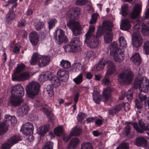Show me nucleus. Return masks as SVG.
<instances>
[{"mask_svg": "<svg viewBox=\"0 0 149 149\" xmlns=\"http://www.w3.org/2000/svg\"><path fill=\"white\" fill-rule=\"evenodd\" d=\"M118 40L119 48L118 47L117 43L115 42L109 45L108 48L110 50V55L113 57L114 60L117 62H120L123 60V53L127 44L123 36L120 37Z\"/></svg>", "mask_w": 149, "mask_h": 149, "instance_id": "1", "label": "nucleus"}, {"mask_svg": "<svg viewBox=\"0 0 149 149\" xmlns=\"http://www.w3.org/2000/svg\"><path fill=\"white\" fill-rule=\"evenodd\" d=\"M11 94L12 95L10 97L8 103V105L17 106L23 101V100L20 98L24 95V90L21 84H17L13 86Z\"/></svg>", "mask_w": 149, "mask_h": 149, "instance_id": "2", "label": "nucleus"}, {"mask_svg": "<svg viewBox=\"0 0 149 149\" xmlns=\"http://www.w3.org/2000/svg\"><path fill=\"white\" fill-rule=\"evenodd\" d=\"M106 64H108V65L107 66V70L106 76H109L114 73L116 71V69L114 63L111 61H108L105 58H103L100 60L98 65L96 67V70H102L103 69Z\"/></svg>", "mask_w": 149, "mask_h": 149, "instance_id": "3", "label": "nucleus"}, {"mask_svg": "<svg viewBox=\"0 0 149 149\" xmlns=\"http://www.w3.org/2000/svg\"><path fill=\"white\" fill-rule=\"evenodd\" d=\"M133 87L135 88H139L140 91L147 93L149 91V80L145 77H137L133 83Z\"/></svg>", "mask_w": 149, "mask_h": 149, "instance_id": "4", "label": "nucleus"}, {"mask_svg": "<svg viewBox=\"0 0 149 149\" xmlns=\"http://www.w3.org/2000/svg\"><path fill=\"white\" fill-rule=\"evenodd\" d=\"M81 45L82 43L79 39L78 38H75L64 45L63 47L65 52L75 53L80 51Z\"/></svg>", "mask_w": 149, "mask_h": 149, "instance_id": "5", "label": "nucleus"}, {"mask_svg": "<svg viewBox=\"0 0 149 149\" xmlns=\"http://www.w3.org/2000/svg\"><path fill=\"white\" fill-rule=\"evenodd\" d=\"M134 74L130 69L125 70L120 73L118 76L119 82L121 84H129L132 82Z\"/></svg>", "mask_w": 149, "mask_h": 149, "instance_id": "6", "label": "nucleus"}, {"mask_svg": "<svg viewBox=\"0 0 149 149\" xmlns=\"http://www.w3.org/2000/svg\"><path fill=\"white\" fill-rule=\"evenodd\" d=\"M4 120L0 124V135L5 133L10 125H14L17 122V120L14 116L6 115L5 116Z\"/></svg>", "mask_w": 149, "mask_h": 149, "instance_id": "7", "label": "nucleus"}, {"mask_svg": "<svg viewBox=\"0 0 149 149\" xmlns=\"http://www.w3.org/2000/svg\"><path fill=\"white\" fill-rule=\"evenodd\" d=\"M112 90L110 87H107L104 88L102 93V98L100 93L98 91H93V100L97 104H99L102 99L103 102L107 101L111 96V92Z\"/></svg>", "mask_w": 149, "mask_h": 149, "instance_id": "8", "label": "nucleus"}, {"mask_svg": "<svg viewBox=\"0 0 149 149\" xmlns=\"http://www.w3.org/2000/svg\"><path fill=\"white\" fill-rule=\"evenodd\" d=\"M40 87L39 84L37 82L33 81L29 83L25 88L28 96L32 99L34 98L39 94Z\"/></svg>", "mask_w": 149, "mask_h": 149, "instance_id": "9", "label": "nucleus"}, {"mask_svg": "<svg viewBox=\"0 0 149 149\" xmlns=\"http://www.w3.org/2000/svg\"><path fill=\"white\" fill-rule=\"evenodd\" d=\"M103 29H105L104 35V41L108 44L111 42L113 39V34L111 31V28L113 26V23L109 21H106L103 22L102 24Z\"/></svg>", "mask_w": 149, "mask_h": 149, "instance_id": "10", "label": "nucleus"}, {"mask_svg": "<svg viewBox=\"0 0 149 149\" xmlns=\"http://www.w3.org/2000/svg\"><path fill=\"white\" fill-rule=\"evenodd\" d=\"M67 25L73 31L74 34L77 36L82 33V29L79 23L77 21H69Z\"/></svg>", "mask_w": 149, "mask_h": 149, "instance_id": "11", "label": "nucleus"}, {"mask_svg": "<svg viewBox=\"0 0 149 149\" xmlns=\"http://www.w3.org/2000/svg\"><path fill=\"white\" fill-rule=\"evenodd\" d=\"M84 42L87 46L90 48H96L99 45V40L95 36H86Z\"/></svg>", "mask_w": 149, "mask_h": 149, "instance_id": "12", "label": "nucleus"}, {"mask_svg": "<svg viewBox=\"0 0 149 149\" xmlns=\"http://www.w3.org/2000/svg\"><path fill=\"white\" fill-rule=\"evenodd\" d=\"M58 32L59 33L57 39L58 43L61 45L63 42H66L68 41V38L65 35L64 31L61 29H58L55 31L54 33V38L57 39Z\"/></svg>", "mask_w": 149, "mask_h": 149, "instance_id": "13", "label": "nucleus"}, {"mask_svg": "<svg viewBox=\"0 0 149 149\" xmlns=\"http://www.w3.org/2000/svg\"><path fill=\"white\" fill-rule=\"evenodd\" d=\"M80 14V9L77 8H73L70 9L66 14V17L70 20L78 19Z\"/></svg>", "mask_w": 149, "mask_h": 149, "instance_id": "14", "label": "nucleus"}, {"mask_svg": "<svg viewBox=\"0 0 149 149\" xmlns=\"http://www.w3.org/2000/svg\"><path fill=\"white\" fill-rule=\"evenodd\" d=\"M132 125L135 130L138 132L142 133L144 131L149 129V125L146 124L141 120L139 121V125L137 123H133Z\"/></svg>", "mask_w": 149, "mask_h": 149, "instance_id": "15", "label": "nucleus"}, {"mask_svg": "<svg viewBox=\"0 0 149 149\" xmlns=\"http://www.w3.org/2000/svg\"><path fill=\"white\" fill-rule=\"evenodd\" d=\"M142 39L138 31L135 32L132 36V44L134 47H140L142 43Z\"/></svg>", "mask_w": 149, "mask_h": 149, "instance_id": "16", "label": "nucleus"}, {"mask_svg": "<svg viewBox=\"0 0 149 149\" xmlns=\"http://www.w3.org/2000/svg\"><path fill=\"white\" fill-rule=\"evenodd\" d=\"M34 127L33 124L29 123H27L22 126L20 131L24 135H27L33 133Z\"/></svg>", "mask_w": 149, "mask_h": 149, "instance_id": "17", "label": "nucleus"}, {"mask_svg": "<svg viewBox=\"0 0 149 149\" xmlns=\"http://www.w3.org/2000/svg\"><path fill=\"white\" fill-rule=\"evenodd\" d=\"M20 138L18 135L13 136L10 137L8 140L7 143L3 144L2 149H9L10 147L16 143L20 140Z\"/></svg>", "mask_w": 149, "mask_h": 149, "instance_id": "18", "label": "nucleus"}, {"mask_svg": "<svg viewBox=\"0 0 149 149\" xmlns=\"http://www.w3.org/2000/svg\"><path fill=\"white\" fill-rule=\"evenodd\" d=\"M58 78L62 82L66 81L69 77V75L68 71L63 69L58 70L57 72Z\"/></svg>", "mask_w": 149, "mask_h": 149, "instance_id": "19", "label": "nucleus"}, {"mask_svg": "<svg viewBox=\"0 0 149 149\" xmlns=\"http://www.w3.org/2000/svg\"><path fill=\"white\" fill-rule=\"evenodd\" d=\"M30 107L27 104H23L22 106L19 108L17 111V114L19 117H22L26 115L28 113Z\"/></svg>", "mask_w": 149, "mask_h": 149, "instance_id": "20", "label": "nucleus"}, {"mask_svg": "<svg viewBox=\"0 0 149 149\" xmlns=\"http://www.w3.org/2000/svg\"><path fill=\"white\" fill-rule=\"evenodd\" d=\"M30 76V74L28 72L22 73L16 76L13 77L12 75V78L13 81H24L28 79Z\"/></svg>", "mask_w": 149, "mask_h": 149, "instance_id": "21", "label": "nucleus"}, {"mask_svg": "<svg viewBox=\"0 0 149 149\" xmlns=\"http://www.w3.org/2000/svg\"><path fill=\"white\" fill-rule=\"evenodd\" d=\"M141 10V6L139 4H136L134 7L133 10L130 14V16L132 19L139 17L140 12Z\"/></svg>", "mask_w": 149, "mask_h": 149, "instance_id": "22", "label": "nucleus"}, {"mask_svg": "<svg viewBox=\"0 0 149 149\" xmlns=\"http://www.w3.org/2000/svg\"><path fill=\"white\" fill-rule=\"evenodd\" d=\"M131 26L130 22L128 19L122 20L120 25V29L123 30L127 31L130 29Z\"/></svg>", "mask_w": 149, "mask_h": 149, "instance_id": "23", "label": "nucleus"}, {"mask_svg": "<svg viewBox=\"0 0 149 149\" xmlns=\"http://www.w3.org/2000/svg\"><path fill=\"white\" fill-rule=\"evenodd\" d=\"M29 36V40L31 43L33 45H36L39 41L37 33L33 31L30 33Z\"/></svg>", "mask_w": 149, "mask_h": 149, "instance_id": "24", "label": "nucleus"}, {"mask_svg": "<svg viewBox=\"0 0 149 149\" xmlns=\"http://www.w3.org/2000/svg\"><path fill=\"white\" fill-rule=\"evenodd\" d=\"M53 76V73L50 71H47L39 76V80L41 81H46L49 80Z\"/></svg>", "mask_w": 149, "mask_h": 149, "instance_id": "25", "label": "nucleus"}, {"mask_svg": "<svg viewBox=\"0 0 149 149\" xmlns=\"http://www.w3.org/2000/svg\"><path fill=\"white\" fill-rule=\"evenodd\" d=\"M134 141L135 144L138 146L147 147V140L143 137L140 136L137 137Z\"/></svg>", "mask_w": 149, "mask_h": 149, "instance_id": "26", "label": "nucleus"}, {"mask_svg": "<svg viewBox=\"0 0 149 149\" xmlns=\"http://www.w3.org/2000/svg\"><path fill=\"white\" fill-rule=\"evenodd\" d=\"M40 57L39 65L40 67H42L47 65L50 61V56H42L40 55Z\"/></svg>", "mask_w": 149, "mask_h": 149, "instance_id": "27", "label": "nucleus"}, {"mask_svg": "<svg viewBox=\"0 0 149 149\" xmlns=\"http://www.w3.org/2000/svg\"><path fill=\"white\" fill-rule=\"evenodd\" d=\"M49 127L50 125L49 124L40 126L38 130L39 134L42 136H44L46 133L49 131Z\"/></svg>", "mask_w": 149, "mask_h": 149, "instance_id": "28", "label": "nucleus"}, {"mask_svg": "<svg viewBox=\"0 0 149 149\" xmlns=\"http://www.w3.org/2000/svg\"><path fill=\"white\" fill-rule=\"evenodd\" d=\"M80 142L79 140L77 138L72 139L68 146L69 149H76L77 145Z\"/></svg>", "mask_w": 149, "mask_h": 149, "instance_id": "29", "label": "nucleus"}, {"mask_svg": "<svg viewBox=\"0 0 149 149\" xmlns=\"http://www.w3.org/2000/svg\"><path fill=\"white\" fill-rule=\"evenodd\" d=\"M25 65L23 63H19L17 64L16 68L13 70V77L17 74L19 73L24 71V70Z\"/></svg>", "mask_w": 149, "mask_h": 149, "instance_id": "30", "label": "nucleus"}, {"mask_svg": "<svg viewBox=\"0 0 149 149\" xmlns=\"http://www.w3.org/2000/svg\"><path fill=\"white\" fill-rule=\"evenodd\" d=\"M82 131V127L81 126H77L73 128L70 132L72 136H78L80 135Z\"/></svg>", "mask_w": 149, "mask_h": 149, "instance_id": "31", "label": "nucleus"}, {"mask_svg": "<svg viewBox=\"0 0 149 149\" xmlns=\"http://www.w3.org/2000/svg\"><path fill=\"white\" fill-rule=\"evenodd\" d=\"M40 56V55L37 53L33 54L31 59L30 61L31 64L35 65L38 63L39 65Z\"/></svg>", "mask_w": 149, "mask_h": 149, "instance_id": "32", "label": "nucleus"}, {"mask_svg": "<svg viewBox=\"0 0 149 149\" xmlns=\"http://www.w3.org/2000/svg\"><path fill=\"white\" fill-rule=\"evenodd\" d=\"M15 17L16 15L14 13L13 11L9 10L6 17V21L7 23L8 24H11L12 21L15 18Z\"/></svg>", "mask_w": 149, "mask_h": 149, "instance_id": "33", "label": "nucleus"}, {"mask_svg": "<svg viewBox=\"0 0 149 149\" xmlns=\"http://www.w3.org/2000/svg\"><path fill=\"white\" fill-rule=\"evenodd\" d=\"M131 60L132 62L139 65L141 61V58L139 54L138 53H135L132 57Z\"/></svg>", "mask_w": 149, "mask_h": 149, "instance_id": "34", "label": "nucleus"}, {"mask_svg": "<svg viewBox=\"0 0 149 149\" xmlns=\"http://www.w3.org/2000/svg\"><path fill=\"white\" fill-rule=\"evenodd\" d=\"M51 83L52 86L55 87L58 86L60 84V80L57 78L56 76H54L53 74V76L50 79Z\"/></svg>", "mask_w": 149, "mask_h": 149, "instance_id": "35", "label": "nucleus"}, {"mask_svg": "<svg viewBox=\"0 0 149 149\" xmlns=\"http://www.w3.org/2000/svg\"><path fill=\"white\" fill-rule=\"evenodd\" d=\"M60 66L63 68L68 69L71 66L70 63L67 60L62 59L60 61Z\"/></svg>", "mask_w": 149, "mask_h": 149, "instance_id": "36", "label": "nucleus"}, {"mask_svg": "<svg viewBox=\"0 0 149 149\" xmlns=\"http://www.w3.org/2000/svg\"><path fill=\"white\" fill-rule=\"evenodd\" d=\"M142 33L144 35H147L149 33V24H148L147 25L144 23L142 24Z\"/></svg>", "mask_w": 149, "mask_h": 149, "instance_id": "37", "label": "nucleus"}, {"mask_svg": "<svg viewBox=\"0 0 149 149\" xmlns=\"http://www.w3.org/2000/svg\"><path fill=\"white\" fill-rule=\"evenodd\" d=\"M54 132L56 135L60 136L63 134V127L61 126L55 128L54 130Z\"/></svg>", "mask_w": 149, "mask_h": 149, "instance_id": "38", "label": "nucleus"}, {"mask_svg": "<svg viewBox=\"0 0 149 149\" xmlns=\"http://www.w3.org/2000/svg\"><path fill=\"white\" fill-rule=\"evenodd\" d=\"M73 68L76 72H79L82 69V65L79 62L74 63L73 65Z\"/></svg>", "mask_w": 149, "mask_h": 149, "instance_id": "39", "label": "nucleus"}, {"mask_svg": "<svg viewBox=\"0 0 149 149\" xmlns=\"http://www.w3.org/2000/svg\"><path fill=\"white\" fill-rule=\"evenodd\" d=\"M53 89V88L52 85H48L46 87V89L47 93L48 94L49 96L50 97H52L54 94Z\"/></svg>", "mask_w": 149, "mask_h": 149, "instance_id": "40", "label": "nucleus"}, {"mask_svg": "<svg viewBox=\"0 0 149 149\" xmlns=\"http://www.w3.org/2000/svg\"><path fill=\"white\" fill-rule=\"evenodd\" d=\"M74 82L77 84H79L83 81V74L81 73L73 79Z\"/></svg>", "mask_w": 149, "mask_h": 149, "instance_id": "41", "label": "nucleus"}, {"mask_svg": "<svg viewBox=\"0 0 149 149\" xmlns=\"http://www.w3.org/2000/svg\"><path fill=\"white\" fill-rule=\"evenodd\" d=\"M128 6L127 4L123 5L122 6V15L123 16H126L128 13Z\"/></svg>", "mask_w": 149, "mask_h": 149, "instance_id": "42", "label": "nucleus"}, {"mask_svg": "<svg viewBox=\"0 0 149 149\" xmlns=\"http://www.w3.org/2000/svg\"><path fill=\"white\" fill-rule=\"evenodd\" d=\"M91 144L89 143H84L81 145V149H93Z\"/></svg>", "mask_w": 149, "mask_h": 149, "instance_id": "43", "label": "nucleus"}, {"mask_svg": "<svg viewBox=\"0 0 149 149\" xmlns=\"http://www.w3.org/2000/svg\"><path fill=\"white\" fill-rule=\"evenodd\" d=\"M95 27L94 26L91 25L89 26L88 31L86 34V36H95L93 34V32L95 30Z\"/></svg>", "mask_w": 149, "mask_h": 149, "instance_id": "44", "label": "nucleus"}, {"mask_svg": "<svg viewBox=\"0 0 149 149\" xmlns=\"http://www.w3.org/2000/svg\"><path fill=\"white\" fill-rule=\"evenodd\" d=\"M54 144L51 141H48L45 144L42 149H53Z\"/></svg>", "mask_w": 149, "mask_h": 149, "instance_id": "45", "label": "nucleus"}, {"mask_svg": "<svg viewBox=\"0 0 149 149\" xmlns=\"http://www.w3.org/2000/svg\"><path fill=\"white\" fill-rule=\"evenodd\" d=\"M57 20L53 18L51 19L48 23L49 29H51L54 26Z\"/></svg>", "mask_w": 149, "mask_h": 149, "instance_id": "46", "label": "nucleus"}, {"mask_svg": "<svg viewBox=\"0 0 149 149\" xmlns=\"http://www.w3.org/2000/svg\"><path fill=\"white\" fill-rule=\"evenodd\" d=\"M43 112L46 113L47 116L48 118H49L50 119L53 120L54 119V118L53 117V115L47 109L45 108H42V109Z\"/></svg>", "mask_w": 149, "mask_h": 149, "instance_id": "47", "label": "nucleus"}, {"mask_svg": "<svg viewBox=\"0 0 149 149\" xmlns=\"http://www.w3.org/2000/svg\"><path fill=\"white\" fill-rule=\"evenodd\" d=\"M143 48L146 54H149V40L145 42Z\"/></svg>", "mask_w": 149, "mask_h": 149, "instance_id": "48", "label": "nucleus"}, {"mask_svg": "<svg viewBox=\"0 0 149 149\" xmlns=\"http://www.w3.org/2000/svg\"><path fill=\"white\" fill-rule=\"evenodd\" d=\"M86 115L82 112L79 113L77 116V120L79 121H81L86 118Z\"/></svg>", "mask_w": 149, "mask_h": 149, "instance_id": "49", "label": "nucleus"}, {"mask_svg": "<svg viewBox=\"0 0 149 149\" xmlns=\"http://www.w3.org/2000/svg\"><path fill=\"white\" fill-rule=\"evenodd\" d=\"M86 56L85 58L87 59L88 60H89L90 59L93 57L94 55V53L93 51L89 50L86 52Z\"/></svg>", "mask_w": 149, "mask_h": 149, "instance_id": "50", "label": "nucleus"}, {"mask_svg": "<svg viewBox=\"0 0 149 149\" xmlns=\"http://www.w3.org/2000/svg\"><path fill=\"white\" fill-rule=\"evenodd\" d=\"M98 14L97 13L93 14L92 15V18L91 19L89 23L90 24H93L95 23L97 19Z\"/></svg>", "mask_w": 149, "mask_h": 149, "instance_id": "51", "label": "nucleus"}, {"mask_svg": "<svg viewBox=\"0 0 149 149\" xmlns=\"http://www.w3.org/2000/svg\"><path fill=\"white\" fill-rule=\"evenodd\" d=\"M129 145L128 143L121 144L116 149H129Z\"/></svg>", "mask_w": 149, "mask_h": 149, "instance_id": "52", "label": "nucleus"}, {"mask_svg": "<svg viewBox=\"0 0 149 149\" xmlns=\"http://www.w3.org/2000/svg\"><path fill=\"white\" fill-rule=\"evenodd\" d=\"M131 89L128 91L126 94V98L130 102L132 100L133 96V92L131 91Z\"/></svg>", "mask_w": 149, "mask_h": 149, "instance_id": "53", "label": "nucleus"}, {"mask_svg": "<svg viewBox=\"0 0 149 149\" xmlns=\"http://www.w3.org/2000/svg\"><path fill=\"white\" fill-rule=\"evenodd\" d=\"M140 92L139 93V98L141 102H143L145 101L146 99H148V97L147 98V96L146 95L142 94L141 93V92L142 91H140Z\"/></svg>", "mask_w": 149, "mask_h": 149, "instance_id": "54", "label": "nucleus"}, {"mask_svg": "<svg viewBox=\"0 0 149 149\" xmlns=\"http://www.w3.org/2000/svg\"><path fill=\"white\" fill-rule=\"evenodd\" d=\"M20 44L19 43L16 44L14 47V49L13 50V52L15 53H18L20 51Z\"/></svg>", "mask_w": 149, "mask_h": 149, "instance_id": "55", "label": "nucleus"}, {"mask_svg": "<svg viewBox=\"0 0 149 149\" xmlns=\"http://www.w3.org/2000/svg\"><path fill=\"white\" fill-rule=\"evenodd\" d=\"M88 0H76L75 3L79 5H83L86 4Z\"/></svg>", "mask_w": 149, "mask_h": 149, "instance_id": "56", "label": "nucleus"}, {"mask_svg": "<svg viewBox=\"0 0 149 149\" xmlns=\"http://www.w3.org/2000/svg\"><path fill=\"white\" fill-rule=\"evenodd\" d=\"M135 102L136 104V107L138 109L137 111L139 113L141 112L139 111V109H141L142 107V104L138 100H136L135 101Z\"/></svg>", "mask_w": 149, "mask_h": 149, "instance_id": "57", "label": "nucleus"}, {"mask_svg": "<svg viewBox=\"0 0 149 149\" xmlns=\"http://www.w3.org/2000/svg\"><path fill=\"white\" fill-rule=\"evenodd\" d=\"M142 23H141L139 21H137L136 23H134V28L135 30L139 29L140 26V24L142 25Z\"/></svg>", "mask_w": 149, "mask_h": 149, "instance_id": "58", "label": "nucleus"}, {"mask_svg": "<svg viewBox=\"0 0 149 149\" xmlns=\"http://www.w3.org/2000/svg\"><path fill=\"white\" fill-rule=\"evenodd\" d=\"M123 107V104L116 105L114 107L115 109L114 110H115V111H116L117 113Z\"/></svg>", "mask_w": 149, "mask_h": 149, "instance_id": "59", "label": "nucleus"}, {"mask_svg": "<svg viewBox=\"0 0 149 149\" xmlns=\"http://www.w3.org/2000/svg\"><path fill=\"white\" fill-rule=\"evenodd\" d=\"M32 102L34 104V106L36 107H39L41 106L40 103L37 100L34 99L33 100Z\"/></svg>", "mask_w": 149, "mask_h": 149, "instance_id": "60", "label": "nucleus"}, {"mask_svg": "<svg viewBox=\"0 0 149 149\" xmlns=\"http://www.w3.org/2000/svg\"><path fill=\"white\" fill-rule=\"evenodd\" d=\"M71 136V135L70 134V133L69 135L64 134L63 137V140L65 142H67L70 138Z\"/></svg>", "mask_w": 149, "mask_h": 149, "instance_id": "61", "label": "nucleus"}, {"mask_svg": "<svg viewBox=\"0 0 149 149\" xmlns=\"http://www.w3.org/2000/svg\"><path fill=\"white\" fill-rule=\"evenodd\" d=\"M42 26V24L40 22H39L35 26L36 29L38 31L40 30Z\"/></svg>", "mask_w": 149, "mask_h": 149, "instance_id": "62", "label": "nucleus"}, {"mask_svg": "<svg viewBox=\"0 0 149 149\" xmlns=\"http://www.w3.org/2000/svg\"><path fill=\"white\" fill-rule=\"evenodd\" d=\"M123 107L124 110L125 111H127L129 110L130 109V106L129 103L126 102L123 104Z\"/></svg>", "mask_w": 149, "mask_h": 149, "instance_id": "63", "label": "nucleus"}, {"mask_svg": "<svg viewBox=\"0 0 149 149\" xmlns=\"http://www.w3.org/2000/svg\"><path fill=\"white\" fill-rule=\"evenodd\" d=\"M95 119V117H91L88 118L85 121L87 123H88L91 122H93L94 120Z\"/></svg>", "mask_w": 149, "mask_h": 149, "instance_id": "64", "label": "nucleus"}]
</instances>
